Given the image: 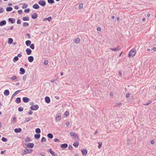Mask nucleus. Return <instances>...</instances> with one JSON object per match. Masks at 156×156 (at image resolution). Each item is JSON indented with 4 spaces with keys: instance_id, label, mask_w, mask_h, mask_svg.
Returning a JSON list of instances; mask_svg holds the SVG:
<instances>
[{
    "instance_id": "f257e3e1",
    "label": "nucleus",
    "mask_w": 156,
    "mask_h": 156,
    "mask_svg": "<svg viewBox=\"0 0 156 156\" xmlns=\"http://www.w3.org/2000/svg\"><path fill=\"white\" fill-rule=\"evenodd\" d=\"M136 53V50L135 49H133L130 51L129 54V57H132L135 56Z\"/></svg>"
},
{
    "instance_id": "f03ea898",
    "label": "nucleus",
    "mask_w": 156,
    "mask_h": 156,
    "mask_svg": "<svg viewBox=\"0 0 156 156\" xmlns=\"http://www.w3.org/2000/svg\"><path fill=\"white\" fill-rule=\"evenodd\" d=\"M33 150L31 149H24L22 151V155H23L25 154H28L32 152Z\"/></svg>"
},
{
    "instance_id": "7ed1b4c3",
    "label": "nucleus",
    "mask_w": 156,
    "mask_h": 156,
    "mask_svg": "<svg viewBox=\"0 0 156 156\" xmlns=\"http://www.w3.org/2000/svg\"><path fill=\"white\" fill-rule=\"evenodd\" d=\"M70 134L71 136H73L75 138L76 140H79L78 135L76 133L73 132H71Z\"/></svg>"
},
{
    "instance_id": "20e7f679",
    "label": "nucleus",
    "mask_w": 156,
    "mask_h": 156,
    "mask_svg": "<svg viewBox=\"0 0 156 156\" xmlns=\"http://www.w3.org/2000/svg\"><path fill=\"white\" fill-rule=\"evenodd\" d=\"M23 146L25 148H26L27 147H29L30 148H32L34 146V144L32 143H29L27 144H24Z\"/></svg>"
},
{
    "instance_id": "39448f33",
    "label": "nucleus",
    "mask_w": 156,
    "mask_h": 156,
    "mask_svg": "<svg viewBox=\"0 0 156 156\" xmlns=\"http://www.w3.org/2000/svg\"><path fill=\"white\" fill-rule=\"evenodd\" d=\"M109 49L113 51H118L120 50L121 48L119 45H118L115 48H110Z\"/></svg>"
},
{
    "instance_id": "423d86ee",
    "label": "nucleus",
    "mask_w": 156,
    "mask_h": 156,
    "mask_svg": "<svg viewBox=\"0 0 156 156\" xmlns=\"http://www.w3.org/2000/svg\"><path fill=\"white\" fill-rule=\"evenodd\" d=\"M39 108V106L38 105H32L30 107V108L32 110H36L37 109Z\"/></svg>"
},
{
    "instance_id": "0eeeda50",
    "label": "nucleus",
    "mask_w": 156,
    "mask_h": 156,
    "mask_svg": "<svg viewBox=\"0 0 156 156\" xmlns=\"http://www.w3.org/2000/svg\"><path fill=\"white\" fill-rule=\"evenodd\" d=\"M38 4L42 6H44L46 5V2L45 1L41 0L38 2Z\"/></svg>"
},
{
    "instance_id": "6e6552de",
    "label": "nucleus",
    "mask_w": 156,
    "mask_h": 156,
    "mask_svg": "<svg viewBox=\"0 0 156 156\" xmlns=\"http://www.w3.org/2000/svg\"><path fill=\"white\" fill-rule=\"evenodd\" d=\"M24 103H27L29 102V99L27 97H24L22 99Z\"/></svg>"
},
{
    "instance_id": "1a4fd4ad",
    "label": "nucleus",
    "mask_w": 156,
    "mask_h": 156,
    "mask_svg": "<svg viewBox=\"0 0 156 156\" xmlns=\"http://www.w3.org/2000/svg\"><path fill=\"white\" fill-rule=\"evenodd\" d=\"M61 115L59 113L57 114L56 116V120L57 121L60 120L61 119Z\"/></svg>"
},
{
    "instance_id": "9d476101",
    "label": "nucleus",
    "mask_w": 156,
    "mask_h": 156,
    "mask_svg": "<svg viewBox=\"0 0 156 156\" xmlns=\"http://www.w3.org/2000/svg\"><path fill=\"white\" fill-rule=\"evenodd\" d=\"M122 105V104L120 102H118L115 103L114 107H120Z\"/></svg>"
},
{
    "instance_id": "9b49d317",
    "label": "nucleus",
    "mask_w": 156,
    "mask_h": 156,
    "mask_svg": "<svg viewBox=\"0 0 156 156\" xmlns=\"http://www.w3.org/2000/svg\"><path fill=\"white\" fill-rule=\"evenodd\" d=\"M82 152L83 156H85L87 154V151L86 149H84L82 150Z\"/></svg>"
},
{
    "instance_id": "f8f14e48",
    "label": "nucleus",
    "mask_w": 156,
    "mask_h": 156,
    "mask_svg": "<svg viewBox=\"0 0 156 156\" xmlns=\"http://www.w3.org/2000/svg\"><path fill=\"white\" fill-rule=\"evenodd\" d=\"M28 61L30 62H32L34 60V57L32 56H29L28 58Z\"/></svg>"
},
{
    "instance_id": "ddd939ff",
    "label": "nucleus",
    "mask_w": 156,
    "mask_h": 156,
    "mask_svg": "<svg viewBox=\"0 0 156 156\" xmlns=\"http://www.w3.org/2000/svg\"><path fill=\"white\" fill-rule=\"evenodd\" d=\"M26 51L27 52V55H29L31 53L32 51L30 48H27L26 50Z\"/></svg>"
},
{
    "instance_id": "4468645a",
    "label": "nucleus",
    "mask_w": 156,
    "mask_h": 156,
    "mask_svg": "<svg viewBox=\"0 0 156 156\" xmlns=\"http://www.w3.org/2000/svg\"><path fill=\"white\" fill-rule=\"evenodd\" d=\"M73 41L76 43H78L80 41V39L79 38H76Z\"/></svg>"
},
{
    "instance_id": "2eb2a0df",
    "label": "nucleus",
    "mask_w": 156,
    "mask_h": 156,
    "mask_svg": "<svg viewBox=\"0 0 156 156\" xmlns=\"http://www.w3.org/2000/svg\"><path fill=\"white\" fill-rule=\"evenodd\" d=\"M45 102L47 103H49L50 101V98L48 97H45Z\"/></svg>"
},
{
    "instance_id": "dca6fc26",
    "label": "nucleus",
    "mask_w": 156,
    "mask_h": 156,
    "mask_svg": "<svg viewBox=\"0 0 156 156\" xmlns=\"http://www.w3.org/2000/svg\"><path fill=\"white\" fill-rule=\"evenodd\" d=\"M22 131V129L20 128H16L14 129V132L16 133H18L21 132Z\"/></svg>"
},
{
    "instance_id": "f3484780",
    "label": "nucleus",
    "mask_w": 156,
    "mask_h": 156,
    "mask_svg": "<svg viewBox=\"0 0 156 156\" xmlns=\"http://www.w3.org/2000/svg\"><path fill=\"white\" fill-rule=\"evenodd\" d=\"M9 21L11 22L12 23H14L15 22V19L13 18H9Z\"/></svg>"
},
{
    "instance_id": "a211bd4d",
    "label": "nucleus",
    "mask_w": 156,
    "mask_h": 156,
    "mask_svg": "<svg viewBox=\"0 0 156 156\" xmlns=\"http://www.w3.org/2000/svg\"><path fill=\"white\" fill-rule=\"evenodd\" d=\"M68 147V145L66 144H62L61 146V147L63 149H65L67 147Z\"/></svg>"
},
{
    "instance_id": "6ab92c4d",
    "label": "nucleus",
    "mask_w": 156,
    "mask_h": 156,
    "mask_svg": "<svg viewBox=\"0 0 156 156\" xmlns=\"http://www.w3.org/2000/svg\"><path fill=\"white\" fill-rule=\"evenodd\" d=\"M4 94L5 96H8L9 94V90H5L4 92Z\"/></svg>"
},
{
    "instance_id": "aec40b11",
    "label": "nucleus",
    "mask_w": 156,
    "mask_h": 156,
    "mask_svg": "<svg viewBox=\"0 0 156 156\" xmlns=\"http://www.w3.org/2000/svg\"><path fill=\"white\" fill-rule=\"evenodd\" d=\"M33 8L34 9H37L39 8V6L38 4H36L33 5Z\"/></svg>"
},
{
    "instance_id": "412c9836",
    "label": "nucleus",
    "mask_w": 156,
    "mask_h": 156,
    "mask_svg": "<svg viewBox=\"0 0 156 156\" xmlns=\"http://www.w3.org/2000/svg\"><path fill=\"white\" fill-rule=\"evenodd\" d=\"M37 16L36 13H34L33 15H32L31 17L33 19H35L37 17Z\"/></svg>"
},
{
    "instance_id": "4be33fe9",
    "label": "nucleus",
    "mask_w": 156,
    "mask_h": 156,
    "mask_svg": "<svg viewBox=\"0 0 156 156\" xmlns=\"http://www.w3.org/2000/svg\"><path fill=\"white\" fill-rule=\"evenodd\" d=\"M6 24V21L5 20H2L0 22V25L2 26L5 25Z\"/></svg>"
},
{
    "instance_id": "5701e85b",
    "label": "nucleus",
    "mask_w": 156,
    "mask_h": 156,
    "mask_svg": "<svg viewBox=\"0 0 156 156\" xmlns=\"http://www.w3.org/2000/svg\"><path fill=\"white\" fill-rule=\"evenodd\" d=\"M20 71L21 72L20 74H23L25 72V70L23 68H21L20 69Z\"/></svg>"
},
{
    "instance_id": "b1692460",
    "label": "nucleus",
    "mask_w": 156,
    "mask_h": 156,
    "mask_svg": "<svg viewBox=\"0 0 156 156\" xmlns=\"http://www.w3.org/2000/svg\"><path fill=\"white\" fill-rule=\"evenodd\" d=\"M31 41L30 40H27L26 41L25 44L27 46H29L31 44Z\"/></svg>"
},
{
    "instance_id": "393cba45",
    "label": "nucleus",
    "mask_w": 156,
    "mask_h": 156,
    "mask_svg": "<svg viewBox=\"0 0 156 156\" xmlns=\"http://www.w3.org/2000/svg\"><path fill=\"white\" fill-rule=\"evenodd\" d=\"M16 102L17 104L20 103L21 102V99L20 98H17L16 100Z\"/></svg>"
},
{
    "instance_id": "a878e982",
    "label": "nucleus",
    "mask_w": 156,
    "mask_h": 156,
    "mask_svg": "<svg viewBox=\"0 0 156 156\" xmlns=\"http://www.w3.org/2000/svg\"><path fill=\"white\" fill-rule=\"evenodd\" d=\"M12 10V7H7L6 8V10L7 12H10Z\"/></svg>"
},
{
    "instance_id": "bb28decb",
    "label": "nucleus",
    "mask_w": 156,
    "mask_h": 156,
    "mask_svg": "<svg viewBox=\"0 0 156 156\" xmlns=\"http://www.w3.org/2000/svg\"><path fill=\"white\" fill-rule=\"evenodd\" d=\"M47 136L50 139H52L53 137V135L51 133H49L47 135Z\"/></svg>"
},
{
    "instance_id": "cd10ccee",
    "label": "nucleus",
    "mask_w": 156,
    "mask_h": 156,
    "mask_svg": "<svg viewBox=\"0 0 156 156\" xmlns=\"http://www.w3.org/2000/svg\"><path fill=\"white\" fill-rule=\"evenodd\" d=\"M13 41V39L11 38H9L8 39V43L9 44H11L12 43Z\"/></svg>"
},
{
    "instance_id": "c85d7f7f",
    "label": "nucleus",
    "mask_w": 156,
    "mask_h": 156,
    "mask_svg": "<svg viewBox=\"0 0 156 156\" xmlns=\"http://www.w3.org/2000/svg\"><path fill=\"white\" fill-rule=\"evenodd\" d=\"M51 20V16L47 18H45L43 20V21H45L46 20H48L49 22H50Z\"/></svg>"
},
{
    "instance_id": "c756f323",
    "label": "nucleus",
    "mask_w": 156,
    "mask_h": 156,
    "mask_svg": "<svg viewBox=\"0 0 156 156\" xmlns=\"http://www.w3.org/2000/svg\"><path fill=\"white\" fill-rule=\"evenodd\" d=\"M40 134H35L34 135V137L35 138L38 139H39L40 137Z\"/></svg>"
},
{
    "instance_id": "7c9ffc66",
    "label": "nucleus",
    "mask_w": 156,
    "mask_h": 156,
    "mask_svg": "<svg viewBox=\"0 0 156 156\" xmlns=\"http://www.w3.org/2000/svg\"><path fill=\"white\" fill-rule=\"evenodd\" d=\"M31 117L27 118L25 119L24 121L25 122H28L32 119Z\"/></svg>"
},
{
    "instance_id": "2f4dec72",
    "label": "nucleus",
    "mask_w": 156,
    "mask_h": 156,
    "mask_svg": "<svg viewBox=\"0 0 156 156\" xmlns=\"http://www.w3.org/2000/svg\"><path fill=\"white\" fill-rule=\"evenodd\" d=\"M29 19L28 17H24L23 18V21H28L29 20Z\"/></svg>"
},
{
    "instance_id": "473e14b6",
    "label": "nucleus",
    "mask_w": 156,
    "mask_h": 156,
    "mask_svg": "<svg viewBox=\"0 0 156 156\" xmlns=\"http://www.w3.org/2000/svg\"><path fill=\"white\" fill-rule=\"evenodd\" d=\"M50 152V153L53 156H55L56 154L54 152H53L51 150V149H49Z\"/></svg>"
},
{
    "instance_id": "72a5a7b5",
    "label": "nucleus",
    "mask_w": 156,
    "mask_h": 156,
    "mask_svg": "<svg viewBox=\"0 0 156 156\" xmlns=\"http://www.w3.org/2000/svg\"><path fill=\"white\" fill-rule=\"evenodd\" d=\"M35 132L37 133H41V130L39 128H37L35 130Z\"/></svg>"
},
{
    "instance_id": "f704fd0d",
    "label": "nucleus",
    "mask_w": 156,
    "mask_h": 156,
    "mask_svg": "<svg viewBox=\"0 0 156 156\" xmlns=\"http://www.w3.org/2000/svg\"><path fill=\"white\" fill-rule=\"evenodd\" d=\"M18 59H19V58H18V56H15L14 58L13 61L14 62H16L18 61Z\"/></svg>"
},
{
    "instance_id": "c9c22d12",
    "label": "nucleus",
    "mask_w": 156,
    "mask_h": 156,
    "mask_svg": "<svg viewBox=\"0 0 156 156\" xmlns=\"http://www.w3.org/2000/svg\"><path fill=\"white\" fill-rule=\"evenodd\" d=\"M79 145V143L77 142H74L73 144V145L76 147H77Z\"/></svg>"
},
{
    "instance_id": "e433bc0d",
    "label": "nucleus",
    "mask_w": 156,
    "mask_h": 156,
    "mask_svg": "<svg viewBox=\"0 0 156 156\" xmlns=\"http://www.w3.org/2000/svg\"><path fill=\"white\" fill-rule=\"evenodd\" d=\"M151 102V101L150 100H149L147 103L143 104V105L145 106H147L150 104Z\"/></svg>"
},
{
    "instance_id": "4c0bfd02",
    "label": "nucleus",
    "mask_w": 156,
    "mask_h": 156,
    "mask_svg": "<svg viewBox=\"0 0 156 156\" xmlns=\"http://www.w3.org/2000/svg\"><path fill=\"white\" fill-rule=\"evenodd\" d=\"M25 141L26 142H29L31 141V139L30 138L27 137L25 139Z\"/></svg>"
},
{
    "instance_id": "58836bf2",
    "label": "nucleus",
    "mask_w": 156,
    "mask_h": 156,
    "mask_svg": "<svg viewBox=\"0 0 156 156\" xmlns=\"http://www.w3.org/2000/svg\"><path fill=\"white\" fill-rule=\"evenodd\" d=\"M30 48L32 49H34V44H30Z\"/></svg>"
},
{
    "instance_id": "ea45409f",
    "label": "nucleus",
    "mask_w": 156,
    "mask_h": 156,
    "mask_svg": "<svg viewBox=\"0 0 156 156\" xmlns=\"http://www.w3.org/2000/svg\"><path fill=\"white\" fill-rule=\"evenodd\" d=\"M2 140L4 142H6L7 141V138L3 137L2 139Z\"/></svg>"
},
{
    "instance_id": "a19ab883",
    "label": "nucleus",
    "mask_w": 156,
    "mask_h": 156,
    "mask_svg": "<svg viewBox=\"0 0 156 156\" xmlns=\"http://www.w3.org/2000/svg\"><path fill=\"white\" fill-rule=\"evenodd\" d=\"M16 76H13L12 78H11V79L12 80H16V81H18V80H17V79H16Z\"/></svg>"
},
{
    "instance_id": "79ce46f5",
    "label": "nucleus",
    "mask_w": 156,
    "mask_h": 156,
    "mask_svg": "<svg viewBox=\"0 0 156 156\" xmlns=\"http://www.w3.org/2000/svg\"><path fill=\"white\" fill-rule=\"evenodd\" d=\"M48 2L49 3L52 4L54 2L53 0H48Z\"/></svg>"
},
{
    "instance_id": "37998d69",
    "label": "nucleus",
    "mask_w": 156,
    "mask_h": 156,
    "mask_svg": "<svg viewBox=\"0 0 156 156\" xmlns=\"http://www.w3.org/2000/svg\"><path fill=\"white\" fill-rule=\"evenodd\" d=\"M28 5L27 4H23V6H22V8L23 9H25L27 7Z\"/></svg>"
},
{
    "instance_id": "c03bdc74",
    "label": "nucleus",
    "mask_w": 156,
    "mask_h": 156,
    "mask_svg": "<svg viewBox=\"0 0 156 156\" xmlns=\"http://www.w3.org/2000/svg\"><path fill=\"white\" fill-rule=\"evenodd\" d=\"M29 25V24L27 22H24L23 24V27H27Z\"/></svg>"
},
{
    "instance_id": "a18cd8bd",
    "label": "nucleus",
    "mask_w": 156,
    "mask_h": 156,
    "mask_svg": "<svg viewBox=\"0 0 156 156\" xmlns=\"http://www.w3.org/2000/svg\"><path fill=\"white\" fill-rule=\"evenodd\" d=\"M46 141V138L44 137H43L42 138L41 140V142H42L44 141Z\"/></svg>"
},
{
    "instance_id": "49530a36",
    "label": "nucleus",
    "mask_w": 156,
    "mask_h": 156,
    "mask_svg": "<svg viewBox=\"0 0 156 156\" xmlns=\"http://www.w3.org/2000/svg\"><path fill=\"white\" fill-rule=\"evenodd\" d=\"M18 110L19 112H22L23 110V108L20 107L18 108Z\"/></svg>"
},
{
    "instance_id": "de8ad7c7",
    "label": "nucleus",
    "mask_w": 156,
    "mask_h": 156,
    "mask_svg": "<svg viewBox=\"0 0 156 156\" xmlns=\"http://www.w3.org/2000/svg\"><path fill=\"white\" fill-rule=\"evenodd\" d=\"M98 144H99V146H98V148L99 149H100L101 147V146L102 145V143L101 142H99V143H98Z\"/></svg>"
},
{
    "instance_id": "09e8293b",
    "label": "nucleus",
    "mask_w": 156,
    "mask_h": 156,
    "mask_svg": "<svg viewBox=\"0 0 156 156\" xmlns=\"http://www.w3.org/2000/svg\"><path fill=\"white\" fill-rule=\"evenodd\" d=\"M69 115V112L68 111H66L64 113V115L66 116H68Z\"/></svg>"
},
{
    "instance_id": "8fccbe9b",
    "label": "nucleus",
    "mask_w": 156,
    "mask_h": 156,
    "mask_svg": "<svg viewBox=\"0 0 156 156\" xmlns=\"http://www.w3.org/2000/svg\"><path fill=\"white\" fill-rule=\"evenodd\" d=\"M83 5L82 4H80L79 5V9H81L83 7Z\"/></svg>"
},
{
    "instance_id": "3c124183",
    "label": "nucleus",
    "mask_w": 156,
    "mask_h": 156,
    "mask_svg": "<svg viewBox=\"0 0 156 156\" xmlns=\"http://www.w3.org/2000/svg\"><path fill=\"white\" fill-rule=\"evenodd\" d=\"M4 11V10L2 8H0V13H2Z\"/></svg>"
},
{
    "instance_id": "603ef678",
    "label": "nucleus",
    "mask_w": 156,
    "mask_h": 156,
    "mask_svg": "<svg viewBox=\"0 0 156 156\" xmlns=\"http://www.w3.org/2000/svg\"><path fill=\"white\" fill-rule=\"evenodd\" d=\"M54 141L55 142H59L60 140L57 138H55L54 140Z\"/></svg>"
},
{
    "instance_id": "864d4df0",
    "label": "nucleus",
    "mask_w": 156,
    "mask_h": 156,
    "mask_svg": "<svg viewBox=\"0 0 156 156\" xmlns=\"http://www.w3.org/2000/svg\"><path fill=\"white\" fill-rule=\"evenodd\" d=\"M48 60H45L44 61V64L45 65H47L48 64Z\"/></svg>"
},
{
    "instance_id": "5fc2aeb1",
    "label": "nucleus",
    "mask_w": 156,
    "mask_h": 156,
    "mask_svg": "<svg viewBox=\"0 0 156 156\" xmlns=\"http://www.w3.org/2000/svg\"><path fill=\"white\" fill-rule=\"evenodd\" d=\"M30 10L29 9H27L24 10V12H25L29 13L30 12Z\"/></svg>"
},
{
    "instance_id": "6e6d98bb",
    "label": "nucleus",
    "mask_w": 156,
    "mask_h": 156,
    "mask_svg": "<svg viewBox=\"0 0 156 156\" xmlns=\"http://www.w3.org/2000/svg\"><path fill=\"white\" fill-rule=\"evenodd\" d=\"M68 149L69 150H72L73 149V147L71 145H69V147H68Z\"/></svg>"
},
{
    "instance_id": "4d7b16f0",
    "label": "nucleus",
    "mask_w": 156,
    "mask_h": 156,
    "mask_svg": "<svg viewBox=\"0 0 156 156\" xmlns=\"http://www.w3.org/2000/svg\"><path fill=\"white\" fill-rule=\"evenodd\" d=\"M17 23L18 24H20L21 23V20L20 19H18L17 20Z\"/></svg>"
},
{
    "instance_id": "13d9d810",
    "label": "nucleus",
    "mask_w": 156,
    "mask_h": 156,
    "mask_svg": "<svg viewBox=\"0 0 156 156\" xmlns=\"http://www.w3.org/2000/svg\"><path fill=\"white\" fill-rule=\"evenodd\" d=\"M18 14H21L22 12V10H20L18 11Z\"/></svg>"
},
{
    "instance_id": "bf43d9fd",
    "label": "nucleus",
    "mask_w": 156,
    "mask_h": 156,
    "mask_svg": "<svg viewBox=\"0 0 156 156\" xmlns=\"http://www.w3.org/2000/svg\"><path fill=\"white\" fill-rule=\"evenodd\" d=\"M131 94V93H128V94H126V98H128L129 97V96Z\"/></svg>"
},
{
    "instance_id": "052dcab7",
    "label": "nucleus",
    "mask_w": 156,
    "mask_h": 156,
    "mask_svg": "<svg viewBox=\"0 0 156 156\" xmlns=\"http://www.w3.org/2000/svg\"><path fill=\"white\" fill-rule=\"evenodd\" d=\"M20 90H17L14 93L15 94H16H16H18L20 92Z\"/></svg>"
},
{
    "instance_id": "680f3d73",
    "label": "nucleus",
    "mask_w": 156,
    "mask_h": 156,
    "mask_svg": "<svg viewBox=\"0 0 156 156\" xmlns=\"http://www.w3.org/2000/svg\"><path fill=\"white\" fill-rule=\"evenodd\" d=\"M28 114L29 115H31L33 114V112L31 111H30L28 112Z\"/></svg>"
},
{
    "instance_id": "e2e57ef3",
    "label": "nucleus",
    "mask_w": 156,
    "mask_h": 156,
    "mask_svg": "<svg viewBox=\"0 0 156 156\" xmlns=\"http://www.w3.org/2000/svg\"><path fill=\"white\" fill-rule=\"evenodd\" d=\"M26 35H27V36H28V38L30 39V37H31L30 36L29 34L27 33L26 34Z\"/></svg>"
},
{
    "instance_id": "0e129e2a",
    "label": "nucleus",
    "mask_w": 156,
    "mask_h": 156,
    "mask_svg": "<svg viewBox=\"0 0 156 156\" xmlns=\"http://www.w3.org/2000/svg\"><path fill=\"white\" fill-rule=\"evenodd\" d=\"M101 28L100 27H98L97 28V30L98 31H101Z\"/></svg>"
},
{
    "instance_id": "69168bd1",
    "label": "nucleus",
    "mask_w": 156,
    "mask_h": 156,
    "mask_svg": "<svg viewBox=\"0 0 156 156\" xmlns=\"http://www.w3.org/2000/svg\"><path fill=\"white\" fill-rule=\"evenodd\" d=\"M66 126H68L69 125L70 123L69 122H66Z\"/></svg>"
},
{
    "instance_id": "338daca9",
    "label": "nucleus",
    "mask_w": 156,
    "mask_h": 156,
    "mask_svg": "<svg viewBox=\"0 0 156 156\" xmlns=\"http://www.w3.org/2000/svg\"><path fill=\"white\" fill-rule=\"evenodd\" d=\"M17 56H18V57H19V58H20L22 56V55L20 54H18Z\"/></svg>"
},
{
    "instance_id": "774afa93",
    "label": "nucleus",
    "mask_w": 156,
    "mask_h": 156,
    "mask_svg": "<svg viewBox=\"0 0 156 156\" xmlns=\"http://www.w3.org/2000/svg\"><path fill=\"white\" fill-rule=\"evenodd\" d=\"M154 140H152L151 141V144H154Z\"/></svg>"
}]
</instances>
